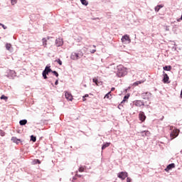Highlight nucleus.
Segmentation results:
<instances>
[{
  "label": "nucleus",
  "mask_w": 182,
  "mask_h": 182,
  "mask_svg": "<svg viewBox=\"0 0 182 182\" xmlns=\"http://www.w3.org/2000/svg\"><path fill=\"white\" fill-rule=\"evenodd\" d=\"M118 77H123L126 75V68L123 65H119L117 67V73Z\"/></svg>",
  "instance_id": "1"
},
{
  "label": "nucleus",
  "mask_w": 182,
  "mask_h": 182,
  "mask_svg": "<svg viewBox=\"0 0 182 182\" xmlns=\"http://www.w3.org/2000/svg\"><path fill=\"white\" fill-rule=\"evenodd\" d=\"M82 56H83V53H73L70 55V59H72L73 60H77V59H80Z\"/></svg>",
  "instance_id": "2"
},
{
  "label": "nucleus",
  "mask_w": 182,
  "mask_h": 182,
  "mask_svg": "<svg viewBox=\"0 0 182 182\" xmlns=\"http://www.w3.org/2000/svg\"><path fill=\"white\" fill-rule=\"evenodd\" d=\"M179 133L180 129H175L173 131H172L170 134L171 140L176 139V137L178 136Z\"/></svg>",
  "instance_id": "3"
},
{
  "label": "nucleus",
  "mask_w": 182,
  "mask_h": 182,
  "mask_svg": "<svg viewBox=\"0 0 182 182\" xmlns=\"http://www.w3.org/2000/svg\"><path fill=\"white\" fill-rule=\"evenodd\" d=\"M122 42L123 43H130L132 42V40L130 39V36L127 34L124 35L122 38Z\"/></svg>",
  "instance_id": "4"
},
{
  "label": "nucleus",
  "mask_w": 182,
  "mask_h": 182,
  "mask_svg": "<svg viewBox=\"0 0 182 182\" xmlns=\"http://www.w3.org/2000/svg\"><path fill=\"white\" fill-rule=\"evenodd\" d=\"M163 75H164V78L162 82H164V83H170V82L168 81L170 80V77H168V75H167L166 72L163 71Z\"/></svg>",
  "instance_id": "5"
},
{
  "label": "nucleus",
  "mask_w": 182,
  "mask_h": 182,
  "mask_svg": "<svg viewBox=\"0 0 182 182\" xmlns=\"http://www.w3.org/2000/svg\"><path fill=\"white\" fill-rule=\"evenodd\" d=\"M134 105L136 106V107H141V106H144V102L141 100H136L134 102Z\"/></svg>",
  "instance_id": "6"
},
{
  "label": "nucleus",
  "mask_w": 182,
  "mask_h": 182,
  "mask_svg": "<svg viewBox=\"0 0 182 182\" xmlns=\"http://www.w3.org/2000/svg\"><path fill=\"white\" fill-rule=\"evenodd\" d=\"M150 96H151V93L149 92H143L141 94V97L142 99H149L150 98Z\"/></svg>",
  "instance_id": "7"
},
{
  "label": "nucleus",
  "mask_w": 182,
  "mask_h": 182,
  "mask_svg": "<svg viewBox=\"0 0 182 182\" xmlns=\"http://www.w3.org/2000/svg\"><path fill=\"white\" fill-rule=\"evenodd\" d=\"M65 99H67V100H69L70 102H72V100H73V96H72V94L68 92H65Z\"/></svg>",
  "instance_id": "8"
},
{
  "label": "nucleus",
  "mask_w": 182,
  "mask_h": 182,
  "mask_svg": "<svg viewBox=\"0 0 182 182\" xmlns=\"http://www.w3.org/2000/svg\"><path fill=\"white\" fill-rule=\"evenodd\" d=\"M119 178H121V180H124L127 177V173L126 172H121L118 174Z\"/></svg>",
  "instance_id": "9"
},
{
  "label": "nucleus",
  "mask_w": 182,
  "mask_h": 182,
  "mask_svg": "<svg viewBox=\"0 0 182 182\" xmlns=\"http://www.w3.org/2000/svg\"><path fill=\"white\" fill-rule=\"evenodd\" d=\"M139 119L141 120V122H144L146 120V115L144 114V112H140L139 114Z\"/></svg>",
  "instance_id": "10"
},
{
  "label": "nucleus",
  "mask_w": 182,
  "mask_h": 182,
  "mask_svg": "<svg viewBox=\"0 0 182 182\" xmlns=\"http://www.w3.org/2000/svg\"><path fill=\"white\" fill-rule=\"evenodd\" d=\"M176 167V164H171L167 166V167L165 168V171H170V170H172V168H174Z\"/></svg>",
  "instance_id": "11"
},
{
  "label": "nucleus",
  "mask_w": 182,
  "mask_h": 182,
  "mask_svg": "<svg viewBox=\"0 0 182 182\" xmlns=\"http://www.w3.org/2000/svg\"><path fill=\"white\" fill-rule=\"evenodd\" d=\"M55 45H57V46H62V45H63V41L60 38H57L55 40Z\"/></svg>",
  "instance_id": "12"
},
{
  "label": "nucleus",
  "mask_w": 182,
  "mask_h": 182,
  "mask_svg": "<svg viewBox=\"0 0 182 182\" xmlns=\"http://www.w3.org/2000/svg\"><path fill=\"white\" fill-rule=\"evenodd\" d=\"M92 82L95 83L96 86H100V85H102L96 77L92 79Z\"/></svg>",
  "instance_id": "13"
},
{
  "label": "nucleus",
  "mask_w": 182,
  "mask_h": 182,
  "mask_svg": "<svg viewBox=\"0 0 182 182\" xmlns=\"http://www.w3.org/2000/svg\"><path fill=\"white\" fill-rule=\"evenodd\" d=\"M26 123H28V120H26V119H22L19 122V124L21 126H25V124H26Z\"/></svg>",
  "instance_id": "14"
},
{
  "label": "nucleus",
  "mask_w": 182,
  "mask_h": 182,
  "mask_svg": "<svg viewBox=\"0 0 182 182\" xmlns=\"http://www.w3.org/2000/svg\"><path fill=\"white\" fill-rule=\"evenodd\" d=\"M11 141H13L14 143H16L18 144V141H21V139H18V138H16V136H13L11 138Z\"/></svg>",
  "instance_id": "15"
},
{
  "label": "nucleus",
  "mask_w": 182,
  "mask_h": 182,
  "mask_svg": "<svg viewBox=\"0 0 182 182\" xmlns=\"http://www.w3.org/2000/svg\"><path fill=\"white\" fill-rule=\"evenodd\" d=\"M163 5H158L155 7V12H159V11H160V9H161V8H163Z\"/></svg>",
  "instance_id": "16"
},
{
  "label": "nucleus",
  "mask_w": 182,
  "mask_h": 182,
  "mask_svg": "<svg viewBox=\"0 0 182 182\" xmlns=\"http://www.w3.org/2000/svg\"><path fill=\"white\" fill-rule=\"evenodd\" d=\"M164 70H167L168 72H170L171 70V65H166L163 68Z\"/></svg>",
  "instance_id": "17"
},
{
  "label": "nucleus",
  "mask_w": 182,
  "mask_h": 182,
  "mask_svg": "<svg viewBox=\"0 0 182 182\" xmlns=\"http://www.w3.org/2000/svg\"><path fill=\"white\" fill-rule=\"evenodd\" d=\"M110 146V142H107L102 146V150H105L107 147H109Z\"/></svg>",
  "instance_id": "18"
},
{
  "label": "nucleus",
  "mask_w": 182,
  "mask_h": 182,
  "mask_svg": "<svg viewBox=\"0 0 182 182\" xmlns=\"http://www.w3.org/2000/svg\"><path fill=\"white\" fill-rule=\"evenodd\" d=\"M43 72H44V73H46V72L48 73V72L49 73H50V72H53V71H52V69H50V68L46 66L45 70Z\"/></svg>",
  "instance_id": "19"
},
{
  "label": "nucleus",
  "mask_w": 182,
  "mask_h": 182,
  "mask_svg": "<svg viewBox=\"0 0 182 182\" xmlns=\"http://www.w3.org/2000/svg\"><path fill=\"white\" fill-rule=\"evenodd\" d=\"M144 81H136L135 82H134L133 86H139V85H141V83H143Z\"/></svg>",
  "instance_id": "20"
},
{
  "label": "nucleus",
  "mask_w": 182,
  "mask_h": 182,
  "mask_svg": "<svg viewBox=\"0 0 182 182\" xmlns=\"http://www.w3.org/2000/svg\"><path fill=\"white\" fill-rule=\"evenodd\" d=\"M80 2L82 5H85V6H87V5H89V3L86 0H80Z\"/></svg>",
  "instance_id": "21"
},
{
  "label": "nucleus",
  "mask_w": 182,
  "mask_h": 182,
  "mask_svg": "<svg viewBox=\"0 0 182 182\" xmlns=\"http://www.w3.org/2000/svg\"><path fill=\"white\" fill-rule=\"evenodd\" d=\"M43 41V46H44V48H46L48 43H46V42H48V40H46V38H43L42 39Z\"/></svg>",
  "instance_id": "22"
},
{
  "label": "nucleus",
  "mask_w": 182,
  "mask_h": 182,
  "mask_svg": "<svg viewBox=\"0 0 182 182\" xmlns=\"http://www.w3.org/2000/svg\"><path fill=\"white\" fill-rule=\"evenodd\" d=\"M11 48H12V45H11V43L6 44V49H7V50H11Z\"/></svg>",
  "instance_id": "23"
},
{
  "label": "nucleus",
  "mask_w": 182,
  "mask_h": 182,
  "mask_svg": "<svg viewBox=\"0 0 182 182\" xmlns=\"http://www.w3.org/2000/svg\"><path fill=\"white\" fill-rule=\"evenodd\" d=\"M33 163V164H41V161L39 159H34Z\"/></svg>",
  "instance_id": "24"
},
{
  "label": "nucleus",
  "mask_w": 182,
  "mask_h": 182,
  "mask_svg": "<svg viewBox=\"0 0 182 182\" xmlns=\"http://www.w3.org/2000/svg\"><path fill=\"white\" fill-rule=\"evenodd\" d=\"M0 99L1 100H5L6 102V100H8V97L5 96V95H1V97H0Z\"/></svg>",
  "instance_id": "25"
},
{
  "label": "nucleus",
  "mask_w": 182,
  "mask_h": 182,
  "mask_svg": "<svg viewBox=\"0 0 182 182\" xmlns=\"http://www.w3.org/2000/svg\"><path fill=\"white\" fill-rule=\"evenodd\" d=\"M31 141H33V143H35V141H36V136H34L33 135L31 136Z\"/></svg>",
  "instance_id": "26"
},
{
  "label": "nucleus",
  "mask_w": 182,
  "mask_h": 182,
  "mask_svg": "<svg viewBox=\"0 0 182 182\" xmlns=\"http://www.w3.org/2000/svg\"><path fill=\"white\" fill-rule=\"evenodd\" d=\"M78 171H80V173H83V171H85V167L80 166L78 169Z\"/></svg>",
  "instance_id": "27"
},
{
  "label": "nucleus",
  "mask_w": 182,
  "mask_h": 182,
  "mask_svg": "<svg viewBox=\"0 0 182 182\" xmlns=\"http://www.w3.org/2000/svg\"><path fill=\"white\" fill-rule=\"evenodd\" d=\"M55 62H57V63L59 64L60 66H62V60H60L59 58L55 60Z\"/></svg>",
  "instance_id": "28"
},
{
  "label": "nucleus",
  "mask_w": 182,
  "mask_h": 182,
  "mask_svg": "<svg viewBox=\"0 0 182 182\" xmlns=\"http://www.w3.org/2000/svg\"><path fill=\"white\" fill-rule=\"evenodd\" d=\"M110 96H112V95L110 94V92H108L107 94L105 95V99H109Z\"/></svg>",
  "instance_id": "29"
},
{
  "label": "nucleus",
  "mask_w": 182,
  "mask_h": 182,
  "mask_svg": "<svg viewBox=\"0 0 182 182\" xmlns=\"http://www.w3.org/2000/svg\"><path fill=\"white\" fill-rule=\"evenodd\" d=\"M52 73H53V75H55V76H56V77H59V73H58V72L53 71Z\"/></svg>",
  "instance_id": "30"
},
{
  "label": "nucleus",
  "mask_w": 182,
  "mask_h": 182,
  "mask_svg": "<svg viewBox=\"0 0 182 182\" xmlns=\"http://www.w3.org/2000/svg\"><path fill=\"white\" fill-rule=\"evenodd\" d=\"M127 99H129V96L125 95V96L124 97V100H122V103L126 102V100H127Z\"/></svg>",
  "instance_id": "31"
},
{
  "label": "nucleus",
  "mask_w": 182,
  "mask_h": 182,
  "mask_svg": "<svg viewBox=\"0 0 182 182\" xmlns=\"http://www.w3.org/2000/svg\"><path fill=\"white\" fill-rule=\"evenodd\" d=\"M0 136H1L2 137H4V136H5V132L0 130Z\"/></svg>",
  "instance_id": "32"
},
{
  "label": "nucleus",
  "mask_w": 182,
  "mask_h": 182,
  "mask_svg": "<svg viewBox=\"0 0 182 182\" xmlns=\"http://www.w3.org/2000/svg\"><path fill=\"white\" fill-rule=\"evenodd\" d=\"M43 77L44 79H48V76H46V73L43 72Z\"/></svg>",
  "instance_id": "33"
},
{
  "label": "nucleus",
  "mask_w": 182,
  "mask_h": 182,
  "mask_svg": "<svg viewBox=\"0 0 182 182\" xmlns=\"http://www.w3.org/2000/svg\"><path fill=\"white\" fill-rule=\"evenodd\" d=\"M11 1L12 5H15V4H16V2H18V0H11Z\"/></svg>",
  "instance_id": "34"
},
{
  "label": "nucleus",
  "mask_w": 182,
  "mask_h": 182,
  "mask_svg": "<svg viewBox=\"0 0 182 182\" xmlns=\"http://www.w3.org/2000/svg\"><path fill=\"white\" fill-rule=\"evenodd\" d=\"M0 26H2L4 29H6V26L4 24L0 25Z\"/></svg>",
  "instance_id": "35"
},
{
  "label": "nucleus",
  "mask_w": 182,
  "mask_h": 182,
  "mask_svg": "<svg viewBox=\"0 0 182 182\" xmlns=\"http://www.w3.org/2000/svg\"><path fill=\"white\" fill-rule=\"evenodd\" d=\"M127 182H132V179L130 178H127Z\"/></svg>",
  "instance_id": "36"
},
{
  "label": "nucleus",
  "mask_w": 182,
  "mask_h": 182,
  "mask_svg": "<svg viewBox=\"0 0 182 182\" xmlns=\"http://www.w3.org/2000/svg\"><path fill=\"white\" fill-rule=\"evenodd\" d=\"M58 83H59V80H56V81H55V85H58Z\"/></svg>",
  "instance_id": "37"
},
{
  "label": "nucleus",
  "mask_w": 182,
  "mask_h": 182,
  "mask_svg": "<svg viewBox=\"0 0 182 182\" xmlns=\"http://www.w3.org/2000/svg\"><path fill=\"white\" fill-rule=\"evenodd\" d=\"M145 134H150V132H149V131H146V132H145Z\"/></svg>",
  "instance_id": "38"
},
{
  "label": "nucleus",
  "mask_w": 182,
  "mask_h": 182,
  "mask_svg": "<svg viewBox=\"0 0 182 182\" xmlns=\"http://www.w3.org/2000/svg\"><path fill=\"white\" fill-rule=\"evenodd\" d=\"M95 52H96V50H91V53H95Z\"/></svg>",
  "instance_id": "39"
},
{
  "label": "nucleus",
  "mask_w": 182,
  "mask_h": 182,
  "mask_svg": "<svg viewBox=\"0 0 182 182\" xmlns=\"http://www.w3.org/2000/svg\"><path fill=\"white\" fill-rule=\"evenodd\" d=\"M85 96L82 97L83 102H86V98H85Z\"/></svg>",
  "instance_id": "40"
},
{
  "label": "nucleus",
  "mask_w": 182,
  "mask_h": 182,
  "mask_svg": "<svg viewBox=\"0 0 182 182\" xmlns=\"http://www.w3.org/2000/svg\"><path fill=\"white\" fill-rule=\"evenodd\" d=\"M114 87H112V89H111V92H114Z\"/></svg>",
  "instance_id": "41"
},
{
  "label": "nucleus",
  "mask_w": 182,
  "mask_h": 182,
  "mask_svg": "<svg viewBox=\"0 0 182 182\" xmlns=\"http://www.w3.org/2000/svg\"><path fill=\"white\" fill-rule=\"evenodd\" d=\"M84 97H89V95H85V96H84Z\"/></svg>",
  "instance_id": "42"
},
{
  "label": "nucleus",
  "mask_w": 182,
  "mask_h": 182,
  "mask_svg": "<svg viewBox=\"0 0 182 182\" xmlns=\"http://www.w3.org/2000/svg\"><path fill=\"white\" fill-rule=\"evenodd\" d=\"M46 75H49V72H46Z\"/></svg>",
  "instance_id": "43"
},
{
  "label": "nucleus",
  "mask_w": 182,
  "mask_h": 182,
  "mask_svg": "<svg viewBox=\"0 0 182 182\" xmlns=\"http://www.w3.org/2000/svg\"><path fill=\"white\" fill-rule=\"evenodd\" d=\"M94 48H96V46H93Z\"/></svg>",
  "instance_id": "44"
},
{
  "label": "nucleus",
  "mask_w": 182,
  "mask_h": 182,
  "mask_svg": "<svg viewBox=\"0 0 182 182\" xmlns=\"http://www.w3.org/2000/svg\"><path fill=\"white\" fill-rule=\"evenodd\" d=\"M171 129H172V127H170V130H171Z\"/></svg>",
  "instance_id": "45"
},
{
  "label": "nucleus",
  "mask_w": 182,
  "mask_h": 182,
  "mask_svg": "<svg viewBox=\"0 0 182 182\" xmlns=\"http://www.w3.org/2000/svg\"><path fill=\"white\" fill-rule=\"evenodd\" d=\"M0 25H2V23H0Z\"/></svg>",
  "instance_id": "46"
}]
</instances>
